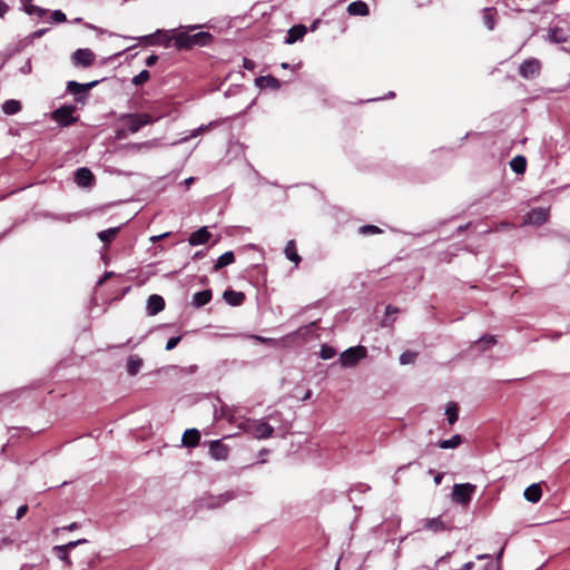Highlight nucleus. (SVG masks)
I'll return each instance as SVG.
<instances>
[{
	"label": "nucleus",
	"mask_w": 570,
	"mask_h": 570,
	"mask_svg": "<svg viewBox=\"0 0 570 570\" xmlns=\"http://www.w3.org/2000/svg\"><path fill=\"white\" fill-rule=\"evenodd\" d=\"M196 27H189V30L178 31L175 36L176 46L180 49L191 48L194 46L205 47L213 42V36L209 32L200 31L190 33Z\"/></svg>",
	"instance_id": "nucleus-1"
},
{
	"label": "nucleus",
	"mask_w": 570,
	"mask_h": 570,
	"mask_svg": "<svg viewBox=\"0 0 570 570\" xmlns=\"http://www.w3.org/2000/svg\"><path fill=\"white\" fill-rule=\"evenodd\" d=\"M237 426L257 440H265L273 435L274 428L264 420L243 419Z\"/></svg>",
	"instance_id": "nucleus-2"
},
{
	"label": "nucleus",
	"mask_w": 570,
	"mask_h": 570,
	"mask_svg": "<svg viewBox=\"0 0 570 570\" xmlns=\"http://www.w3.org/2000/svg\"><path fill=\"white\" fill-rule=\"evenodd\" d=\"M120 120L124 122V125L131 134H135L138 130H140L144 126L154 124L157 120V118H154L149 114L141 112L125 114L120 117Z\"/></svg>",
	"instance_id": "nucleus-3"
},
{
	"label": "nucleus",
	"mask_w": 570,
	"mask_h": 570,
	"mask_svg": "<svg viewBox=\"0 0 570 570\" xmlns=\"http://www.w3.org/2000/svg\"><path fill=\"white\" fill-rule=\"evenodd\" d=\"M366 348L362 345L353 346L345 350L341 356L340 362L344 367H353L358 361L366 357Z\"/></svg>",
	"instance_id": "nucleus-4"
},
{
	"label": "nucleus",
	"mask_w": 570,
	"mask_h": 570,
	"mask_svg": "<svg viewBox=\"0 0 570 570\" xmlns=\"http://www.w3.org/2000/svg\"><path fill=\"white\" fill-rule=\"evenodd\" d=\"M476 487L471 483L455 484L452 490V500L456 503L466 505L470 503Z\"/></svg>",
	"instance_id": "nucleus-5"
},
{
	"label": "nucleus",
	"mask_w": 570,
	"mask_h": 570,
	"mask_svg": "<svg viewBox=\"0 0 570 570\" xmlns=\"http://www.w3.org/2000/svg\"><path fill=\"white\" fill-rule=\"evenodd\" d=\"M541 61L537 58L525 59L519 67V75L524 79H534L541 72Z\"/></svg>",
	"instance_id": "nucleus-6"
},
{
	"label": "nucleus",
	"mask_w": 570,
	"mask_h": 570,
	"mask_svg": "<svg viewBox=\"0 0 570 570\" xmlns=\"http://www.w3.org/2000/svg\"><path fill=\"white\" fill-rule=\"evenodd\" d=\"M73 106H62L52 112V119L61 126H69L76 122Z\"/></svg>",
	"instance_id": "nucleus-7"
},
{
	"label": "nucleus",
	"mask_w": 570,
	"mask_h": 570,
	"mask_svg": "<svg viewBox=\"0 0 570 570\" xmlns=\"http://www.w3.org/2000/svg\"><path fill=\"white\" fill-rule=\"evenodd\" d=\"M71 61L76 67L88 68L95 61V53L88 48L77 49L71 56Z\"/></svg>",
	"instance_id": "nucleus-8"
},
{
	"label": "nucleus",
	"mask_w": 570,
	"mask_h": 570,
	"mask_svg": "<svg viewBox=\"0 0 570 570\" xmlns=\"http://www.w3.org/2000/svg\"><path fill=\"white\" fill-rule=\"evenodd\" d=\"M549 218V209L537 207L530 210L523 218L524 225H542Z\"/></svg>",
	"instance_id": "nucleus-9"
},
{
	"label": "nucleus",
	"mask_w": 570,
	"mask_h": 570,
	"mask_svg": "<svg viewBox=\"0 0 570 570\" xmlns=\"http://www.w3.org/2000/svg\"><path fill=\"white\" fill-rule=\"evenodd\" d=\"M98 83H99L98 80H95V81H91V82H88V83H80V82L71 80V81H69L67 83V89L72 95L77 96V100L78 101H82V98L87 96V92L91 88L97 86Z\"/></svg>",
	"instance_id": "nucleus-10"
},
{
	"label": "nucleus",
	"mask_w": 570,
	"mask_h": 570,
	"mask_svg": "<svg viewBox=\"0 0 570 570\" xmlns=\"http://www.w3.org/2000/svg\"><path fill=\"white\" fill-rule=\"evenodd\" d=\"M87 540L86 539H79V540H76V541H70L68 542L67 544H61V546H55L53 547V551L56 552L57 557L67 562V563H70V559H69V551L75 549L77 546H80V544H83L86 543Z\"/></svg>",
	"instance_id": "nucleus-11"
},
{
	"label": "nucleus",
	"mask_w": 570,
	"mask_h": 570,
	"mask_svg": "<svg viewBox=\"0 0 570 570\" xmlns=\"http://www.w3.org/2000/svg\"><path fill=\"white\" fill-rule=\"evenodd\" d=\"M229 449L220 440H215L209 443V454L215 460H226Z\"/></svg>",
	"instance_id": "nucleus-12"
},
{
	"label": "nucleus",
	"mask_w": 570,
	"mask_h": 570,
	"mask_svg": "<svg viewBox=\"0 0 570 570\" xmlns=\"http://www.w3.org/2000/svg\"><path fill=\"white\" fill-rule=\"evenodd\" d=\"M165 308V301L160 295L153 294L147 299V314L154 316Z\"/></svg>",
	"instance_id": "nucleus-13"
},
{
	"label": "nucleus",
	"mask_w": 570,
	"mask_h": 570,
	"mask_svg": "<svg viewBox=\"0 0 570 570\" xmlns=\"http://www.w3.org/2000/svg\"><path fill=\"white\" fill-rule=\"evenodd\" d=\"M234 499V494L232 492H226L224 494H220L218 497H209L206 499H202V505L206 508H218L223 505L224 503L228 502L229 500Z\"/></svg>",
	"instance_id": "nucleus-14"
},
{
	"label": "nucleus",
	"mask_w": 570,
	"mask_h": 570,
	"mask_svg": "<svg viewBox=\"0 0 570 570\" xmlns=\"http://www.w3.org/2000/svg\"><path fill=\"white\" fill-rule=\"evenodd\" d=\"M75 181L78 186L90 187L94 184V175L86 167L78 168L75 173Z\"/></svg>",
	"instance_id": "nucleus-15"
},
{
	"label": "nucleus",
	"mask_w": 570,
	"mask_h": 570,
	"mask_svg": "<svg viewBox=\"0 0 570 570\" xmlns=\"http://www.w3.org/2000/svg\"><path fill=\"white\" fill-rule=\"evenodd\" d=\"M255 85L261 89H273L277 90L281 88V81L268 75V76H261L255 79Z\"/></svg>",
	"instance_id": "nucleus-16"
},
{
	"label": "nucleus",
	"mask_w": 570,
	"mask_h": 570,
	"mask_svg": "<svg viewBox=\"0 0 570 570\" xmlns=\"http://www.w3.org/2000/svg\"><path fill=\"white\" fill-rule=\"evenodd\" d=\"M284 255L288 261L294 263L295 268H297L299 263L302 262V257L297 253L296 243L294 239H291L286 243V246L284 248Z\"/></svg>",
	"instance_id": "nucleus-17"
},
{
	"label": "nucleus",
	"mask_w": 570,
	"mask_h": 570,
	"mask_svg": "<svg viewBox=\"0 0 570 570\" xmlns=\"http://www.w3.org/2000/svg\"><path fill=\"white\" fill-rule=\"evenodd\" d=\"M210 236L212 235L208 232L207 227H202L190 235L189 244L191 246L203 245L209 240Z\"/></svg>",
	"instance_id": "nucleus-18"
},
{
	"label": "nucleus",
	"mask_w": 570,
	"mask_h": 570,
	"mask_svg": "<svg viewBox=\"0 0 570 570\" xmlns=\"http://www.w3.org/2000/svg\"><path fill=\"white\" fill-rule=\"evenodd\" d=\"M200 440V433L196 429H188L184 432L181 442L187 448H195Z\"/></svg>",
	"instance_id": "nucleus-19"
},
{
	"label": "nucleus",
	"mask_w": 570,
	"mask_h": 570,
	"mask_svg": "<svg viewBox=\"0 0 570 570\" xmlns=\"http://www.w3.org/2000/svg\"><path fill=\"white\" fill-rule=\"evenodd\" d=\"M306 30H307L306 27L303 24H297V26L292 27L287 32L285 43L292 45V43L301 40L305 36Z\"/></svg>",
	"instance_id": "nucleus-20"
},
{
	"label": "nucleus",
	"mask_w": 570,
	"mask_h": 570,
	"mask_svg": "<svg viewBox=\"0 0 570 570\" xmlns=\"http://www.w3.org/2000/svg\"><path fill=\"white\" fill-rule=\"evenodd\" d=\"M523 495L527 501L537 503L541 499V495H542V490H541L540 484H538V483L531 484L530 487H528L524 490Z\"/></svg>",
	"instance_id": "nucleus-21"
},
{
	"label": "nucleus",
	"mask_w": 570,
	"mask_h": 570,
	"mask_svg": "<svg viewBox=\"0 0 570 570\" xmlns=\"http://www.w3.org/2000/svg\"><path fill=\"white\" fill-rule=\"evenodd\" d=\"M568 33L559 27L550 29L548 33V40L552 43H564L568 41Z\"/></svg>",
	"instance_id": "nucleus-22"
},
{
	"label": "nucleus",
	"mask_w": 570,
	"mask_h": 570,
	"mask_svg": "<svg viewBox=\"0 0 570 570\" xmlns=\"http://www.w3.org/2000/svg\"><path fill=\"white\" fill-rule=\"evenodd\" d=\"M347 12L351 16H367L370 10L368 6L363 1H354L348 4Z\"/></svg>",
	"instance_id": "nucleus-23"
},
{
	"label": "nucleus",
	"mask_w": 570,
	"mask_h": 570,
	"mask_svg": "<svg viewBox=\"0 0 570 570\" xmlns=\"http://www.w3.org/2000/svg\"><path fill=\"white\" fill-rule=\"evenodd\" d=\"M234 262L235 255L232 250H228L218 257L213 267V272H218L219 269L233 264Z\"/></svg>",
	"instance_id": "nucleus-24"
},
{
	"label": "nucleus",
	"mask_w": 570,
	"mask_h": 570,
	"mask_svg": "<svg viewBox=\"0 0 570 570\" xmlns=\"http://www.w3.org/2000/svg\"><path fill=\"white\" fill-rule=\"evenodd\" d=\"M224 299L232 306H238L244 302L245 295L242 292H235L229 289L225 291Z\"/></svg>",
	"instance_id": "nucleus-25"
},
{
	"label": "nucleus",
	"mask_w": 570,
	"mask_h": 570,
	"mask_svg": "<svg viewBox=\"0 0 570 570\" xmlns=\"http://www.w3.org/2000/svg\"><path fill=\"white\" fill-rule=\"evenodd\" d=\"M142 360L138 355H130L127 360V372L129 375H136L142 367Z\"/></svg>",
	"instance_id": "nucleus-26"
},
{
	"label": "nucleus",
	"mask_w": 570,
	"mask_h": 570,
	"mask_svg": "<svg viewBox=\"0 0 570 570\" xmlns=\"http://www.w3.org/2000/svg\"><path fill=\"white\" fill-rule=\"evenodd\" d=\"M212 299V292L209 289L200 291L194 294L193 296V305L196 307H202L208 304Z\"/></svg>",
	"instance_id": "nucleus-27"
},
{
	"label": "nucleus",
	"mask_w": 570,
	"mask_h": 570,
	"mask_svg": "<svg viewBox=\"0 0 570 570\" xmlns=\"http://www.w3.org/2000/svg\"><path fill=\"white\" fill-rule=\"evenodd\" d=\"M21 108V102L16 99H8L2 104V111L9 116L18 114Z\"/></svg>",
	"instance_id": "nucleus-28"
},
{
	"label": "nucleus",
	"mask_w": 570,
	"mask_h": 570,
	"mask_svg": "<svg viewBox=\"0 0 570 570\" xmlns=\"http://www.w3.org/2000/svg\"><path fill=\"white\" fill-rule=\"evenodd\" d=\"M119 230H120V227H111V228L101 230L98 233V238L106 245L110 244L117 237Z\"/></svg>",
	"instance_id": "nucleus-29"
},
{
	"label": "nucleus",
	"mask_w": 570,
	"mask_h": 570,
	"mask_svg": "<svg viewBox=\"0 0 570 570\" xmlns=\"http://www.w3.org/2000/svg\"><path fill=\"white\" fill-rule=\"evenodd\" d=\"M445 415L448 416L449 423L452 425L459 419V406L455 402H449L445 406Z\"/></svg>",
	"instance_id": "nucleus-30"
},
{
	"label": "nucleus",
	"mask_w": 570,
	"mask_h": 570,
	"mask_svg": "<svg viewBox=\"0 0 570 570\" xmlns=\"http://www.w3.org/2000/svg\"><path fill=\"white\" fill-rule=\"evenodd\" d=\"M510 167L515 174H523L527 167L525 158L523 156H515L510 161Z\"/></svg>",
	"instance_id": "nucleus-31"
},
{
	"label": "nucleus",
	"mask_w": 570,
	"mask_h": 570,
	"mask_svg": "<svg viewBox=\"0 0 570 570\" xmlns=\"http://www.w3.org/2000/svg\"><path fill=\"white\" fill-rule=\"evenodd\" d=\"M425 528L433 532H441L446 529L444 522L441 520V518H432L428 519L425 521Z\"/></svg>",
	"instance_id": "nucleus-32"
},
{
	"label": "nucleus",
	"mask_w": 570,
	"mask_h": 570,
	"mask_svg": "<svg viewBox=\"0 0 570 570\" xmlns=\"http://www.w3.org/2000/svg\"><path fill=\"white\" fill-rule=\"evenodd\" d=\"M495 10L493 8L483 9V23L489 30H493L495 27Z\"/></svg>",
	"instance_id": "nucleus-33"
},
{
	"label": "nucleus",
	"mask_w": 570,
	"mask_h": 570,
	"mask_svg": "<svg viewBox=\"0 0 570 570\" xmlns=\"http://www.w3.org/2000/svg\"><path fill=\"white\" fill-rule=\"evenodd\" d=\"M462 443V438L459 434L453 435L451 439L438 442L440 449H455Z\"/></svg>",
	"instance_id": "nucleus-34"
},
{
	"label": "nucleus",
	"mask_w": 570,
	"mask_h": 570,
	"mask_svg": "<svg viewBox=\"0 0 570 570\" xmlns=\"http://www.w3.org/2000/svg\"><path fill=\"white\" fill-rule=\"evenodd\" d=\"M497 343V338L493 335H484L480 340L473 343V347H482L488 350Z\"/></svg>",
	"instance_id": "nucleus-35"
},
{
	"label": "nucleus",
	"mask_w": 570,
	"mask_h": 570,
	"mask_svg": "<svg viewBox=\"0 0 570 570\" xmlns=\"http://www.w3.org/2000/svg\"><path fill=\"white\" fill-rule=\"evenodd\" d=\"M218 122L217 121H210L209 124L207 125H202L199 126L198 128L194 129L190 135L186 138H184L183 140H188L189 138H194V137H197L198 135L209 130L210 128L215 127Z\"/></svg>",
	"instance_id": "nucleus-36"
},
{
	"label": "nucleus",
	"mask_w": 570,
	"mask_h": 570,
	"mask_svg": "<svg viewBox=\"0 0 570 570\" xmlns=\"http://www.w3.org/2000/svg\"><path fill=\"white\" fill-rule=\"evenodd\" d=\"M24 11L28 14L43 17L48 11L35 4H24Z\"/></svg>",
	"instance_id": "nucleus-37"
},
{
	"label": "nucleus",
	"mask_w": 570,
	"mask_h": 570,
	"mask_svg": "<svg viewBox=\"0 0 570 570\" xmlns=\"http://www.w3.org/2000/svg\"><path fill=\"white\" fill-rule=\"evenodd\" d=\"M150 78V73L148 70H142L140 71L138 75H136L131 82L135 85V86H141L144 85L146 81H148V79Z\"/></svg>",
	"instance_id": "nucleus-38"
},
{
	"label": "nucleus",
	"mask_w": 570,
	"mask_h": 570,
	"mask_svg": "<svg viewBox=\"0 0 570 570\" xmlns=\"http://www.w3.org/2000/svg\"><path fill=\"white\" fill-rule=\"evenodd\" d=\"M417 354L415 352L406 351L400 355V363L407 365L414 363Z\"/></svg>",
	"instance_id": "nucleus-39"
},
{
	"label": "nucleus",
	"mask_w": 570,
	"mask_h": 570,
	"mask_svg": "<svg viewBox=\"0 0 570 570\" xmlns=\"http://www.w3.org/2000/svg\"><path fill=\"white\" fill-rule=\"evenodd\" d=\"M335 354H336V351L328 345H323L321 347L320 357L323 360H331L332 357H334Z\"/></svg>",
	"instance_id": "nucleus-40"
},
{
	"label": "nucleus",
	"mask_w": 570,
	"mask_h": 570,
	"mask_svg": "<svg viewBox=\"0 0 570 570\" xmlns=\"http://www.w3.org/2000/svg\"><path fill=\"white\" fill-rule=\"evenodd\" d=\"M360 234L362 235H373L381 232V229L375 225H363L358 228Z\"/></svg>",
	"instance_id": "nucleus-41"
},
{
	"label": "nucleus",
	"mask_w": 570,
	"mask_h": 570,
	"mask_svg": "<svg viewBox=\"0 0 570 570\" xmlns=\"http://www.w3.org/2000/svg\"><path fill=\"white\" fill-rule=\"evenodd\" d=\"M50 21L52 23H61V22L67 21V17L61 10H55L51 13Z\"/></svg>",
	"instance_id": "nucleus-42"
},
{
	"label": "nucleus",
	"mask_w": 570,
	"mask_h": 570,
	"mask_svg": "<svg viewBox=\"0 0 570 570\" xmlns=\"http://www.w3.org/2000/svg\"><path fill=\"white\" fill-rule=\"evenodd\" d=\"M181 337L180 336H173L170 337L168 341H167V344H166V351H171L174 350L180 342Z\"/></svg>",
	"instance_id": "nucleus-43"
},
{
	"label": "nucleus",
	"mask_w": 570,
	"mask_h": 570,
	"mask_svg": "<svg viewBox=\"0 0 570 570\" xmlns=\"http://www.w3.org/2000/svg\"><path fill=\"white\" fill-rule=\"evenodd\" d=\"M19 71L22 73V75H28L32 71V65H31V60L28 59L20 68H19Z\"/></svg>",
	"instance_id": "nucleus-44"
},
{
	"label": "nucleus",
	"mask_w": 570,
	"mask_h": 570,
	"mask_svg": "<svg viewBox=\"0 0 570 570\" xmlns=\"http://www.w3.org/2000/svg\"><path fill=\"white\" fill-rule=\"evenodd\" d=\"M243 67L245 69H247V70H254L255 67H256V63L252 59L244 58L243 59Z\"/></svg>",
	"instance_id": "nucleus-45"
},
{
	"label": "nucleus",
	"mask_w": 570,
	"mask_h": 570,
	"mask_svg": "<svg viewBox=\"0 0 570 570\" xmlns=\"http://www.w3.org/2000/svg\"><path fill=\"white\" fill-rule=\"evenodd\" d=\"M28 511V505L23 504L18 508L16 518L20 520Z\"/></svg>",
	"instance_id": "nucleus-46"
},
{
	"label": "nucleus",
	"mask_w": 570,
	"mask_h": 570,
	"mask_svg": "<svg viewBox=\"0 0 570 570\" xmlns=\"http://www.w3.org/2000/svg\"><path fill=\"white\" fill-rule=\"evenodd\" d=\"M158 60V57L156 55H150L146 58V66L153 67Z\"/></svg>",
	"instance_id": "nucleus-47"
},
{
	"label": "nucleus",
	"mask_w": 570,
	"mask_h": 570,
	"mask_svg": "<svg viewBox=\"0 0 570 570\" xmlns=\"http://www.w3.org/2000/svg\"><path fill=\"white\" fill-rule=\"evenodd\" d=\"M8 11L9 6L4 1L0 0V18H3Z\"/></svg>",
	"instance_id": "nucleus-48"
},
{
	"label": "nucleus",
	"mask_w": 570,
	"mask_h": 570,
	"mask_svg": "<svg viewBox=\"0 0 570 570\" xmlns=\"http://www.w3.org/2000/svg\"><path fill=\"white\" fill-rule=\"evenodd\" d=\"M397 312H399V308L393 306V305H387L386 308H385L386 316H390V315L395 314Z\"/></svg>",
	"instance_id": "nucleus-49"
},
{
	"label": "nucleus",
	"mask_w": 570,
	"mask_h": 570,
	"mask_svg": "<svg viewBox=\"0 0 570 570\" xmlns=\"http://www.w3.org/2000/svg\"><path fill=\"white\" fill-rule=\"evenodd\" d=\"M47 29H39L31 33L32 39H37L42 37L46 33Z\"/></svg>",
	"instance_id": "nucleus-50"
},
{
	"label": "nucleus",
	"mask_w": 570,
	"mask_h": 570,
	"mask_svg": "<svg viewBox=\"0 0 570 570\" xmlns=\"http://www.w3.org/2000/svg\"><path fill=\"white\" fill-rule=\"evenodd\" d=\"M484 570H501V569H500V564H499V563L489 562V563L484 567Z\"/></svg>",
	"instance_id": "nucleus-51"
},
{
	"label": "nucleus",
	"mask_w": 570,
	"mask_h": 570,
	"mask_svg": "<svg viewBox=\"0 0 570 570\" xmlns=\"http://www.w3.org/2000/svg\"><path fill=\"white\" fill-rule=\"evenodd\" d=\"M114 275L112 272H106L102 277L98 281V284H104L107 279H109Z\"/></svg>",
	"instance_id": "nucleus-52"
},
{
	"label": "nucleus",
	"mask_w": 570,
	"mask_h": 570,
	"mask_svg": "<svg viewBox=\"0 0 570 570\" xmlns=\"http://www.w3.org/2000/svg\"><path fill=\"white\" fill-rule=\"evenodd\" d=\"M248 338H253L255 341H258V342H269L271 338H265V337H262V336H258V335H248L247 336Z\"/></svg>",
	"instance_id": "nucleus-53"
},
{
	"label": "nucleus",
	"mask_w": 570,
	"mask_h": 570,
	"mask_svg": "<svg viewBox=\"0 0 570 570\" xmlns=\"http://www.w3.org/2000/svg\"><path fill=\"white\" fill-rule=\"evenodd\" d=\"M474 563L472 561L465 562L459 570H472Z\"/></svg>",
	"instance_id": "nucleus-54"
},
{
	"label": "nucleus",
	"mask_w": 570,
	"mask_h": 570,
	"mask_svg": "<svg viewBox=\"0 0 570 570\" xmlns=\"http://www.w3.org/2000/svg\"><path fill=\"white\" fill-rule=\"evenodd\" d=\"M78 528H79V523H77V522H72V523H70L69 525L65 527V528H63V530H67V531H73V530H76V529H78Z\"/></svg>",
	"instance_id": "nucleus-55"
},
{
	"label": "nucleus",
	"mask_w": 570,
	"mask_h": 570,
	"mask_svg": "<svg viewBox=\"0 0 570 570\" xmlns=\"http://www.w3.org/2000/svg\"><path fill=\"white\" fill-rule=\"evenodd\" d=\"M218 336H219V337L227 338V337H240V336H243V335H242V334L224 333V334H219Z\"/></svg>",
	"instance_id": "nucleus-56"
},
{
	"label": "nucleus",
	"mask_w": 570,
	"mask_h": 570,
	"mask_svg": "<svg viewBox=\"0 0 570 570\" xmlns=\"http://www.w3.org/2000/svg\"><path fill=\"white\" fill-rule=\"evenodd\" d=\"M195 178L194 177H188L184 180V185L186 186V188H189L190 185L194 183Z\"/></svg>",
	"instance_id": "nucleus-57"
},
{
	"label": "nucleus",
	"mask_w": 570,
	"mask_h": 570,
	"mask_svg": "<svg viewBox=\"0 0 570 570\" xmlns=\"http://www.w3.org/2000/svg\"><path fill=\"white\" fill-rule=\"evenodd\" d=\"M443 480V473H438L435 476H434V482L435 484H440Z\"/></svg>",
	"instance_id": "nucleus-58"
},
{
	"label": "nucleus",
	"mask_w": 570,
	"mask_h": 570,
	"mask_svg": "<svg viewBox=\"0 0 570 570\" xmlns=\"http://www.w3.org/2000/svg\"><path fill=\"white\" fill-rule=\"evenodd\" d=\"M503 552H504V548H501L497 554V562L495 563H499L500 564V561H501V558L503 556Z\"/></svg>",
	"instance_id": "nucleus-59"
},
{
	"label": "nucleus",
	"mask_w": 570,
	"mask_h": 570,
	"mask_svg": "<svg viewBox=\"0 0 570 570\" xmlns=\"http://www.w3.org/2000/svg\"><path fill=\"white\" fill-rule=\"evenodd\" d=\"M168 235V233H165V234H161V235H158V236H153L150 238L151 242H157L158 239H161L164 237H166Z\"/></svg>",
	"instance_id": "nucleus-60"
},
{
	"label": "nucleus",
	"mask_w": 570,
	"mask_h": 570,
	"mask_svg": "<svg viewBox=\"0 0 570 570\" xmlns=\"http://www.w3.org/2000/svg\"><path fill=\"white\" fill-rule=\"evenodd\" d=\"M491 556L488 554V553H483V554H478L476 556V560H485V559H489Z\"/></svg>",
	"instance_id": "nucleus-61"
},
{
	"label": "nucleus",
	"mask_w": 570,
	"mask_h": 570,
	"mask_svg": "<svg viewBox=\"0 0 570 570\" xmlns=\"http://www.w3.org/2000/svg\"><path fill=\"white\" fill-rule=\"evenodd\" d=\"M81 21V18H75L73 20H71V23H80Z\"/></svg>",
	"instance_id": "nucleus-62"
},
{
	"label": "nucleus",
	"mask_w": 570,
	"mask_h": 570,
	"mask_svg": "<svg viewBox=\"0 0 570 570\" xmlns=\"http://www.w3.org/2000/svg\"><path fill=\"white\" fill-rule=\"evenodd\" d=\"M203 256H204V253H203V252H197V253L195 254V257H196V258H200V257H203Z\"/></svg>",
	"instance_id": "nucleus-63"
},
{
	"label": "nucleus",
	"mask_w": 570,
	"mask_h": 570,
	"mask_svg": "<svg viewBox=\"0 0 570 570\" xmlns=\"http://www.w3.org/2000/svg\"><path fill=\"white\" fill-rule=\"evenodd\" d=\"M281 67H282L283 69H287V68L289 67V65H288L287 62H283V63L281 65Z\"/></svg>",
	"instance_id": "nucleus-64"
}]
</instances>
